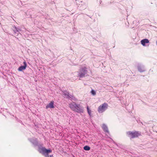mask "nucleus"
I'll return each instance as SVG.
<instances>
[{"label":"nucleus","instance_id":"nucleus-1","mask_svg":"<svg viewBox=\"0 0 157 157\" xmlns=\"http://www.w3.org/2000/svg\"><path fill=\"white\" fill-rule=\"evenodd\" d=\"M69 106L72 110L78 113H81L83 112V108L80 104H77L75 102L70 103Z\"/></svg>","mask_w":157,"mask_h":157},{"label":"nucleus","instance_id":"nucleus-2","mask_svg":"<svg viewBox=\"0 0 157 157\" xmlns=\"http://www.w3.org/2000/svg\"><path fill=\"white\" fill-rule=\"evenodd\" d=\"M87 68L84 67L80 68L78 72V76L80 78L84 77L87 74Z\"/></svg>","mask_w":157,"mask_h":157},{"label":"nucleus","instance_id":"nucleus-3","mask_svg":"<svg viewBox=\"0 0 157 157\" xmlns=\"http://www.w3.org/2000/svg\"><path fill=\"white\" fill-rule=\"evenodd\" d=\"M127 134L131 139L136 138L141 135L140 132L136 131L134 132L128 131L127 132Z\"/></svg>","mask_w":157,"mask_h":157},{"label":"nucleus","instance_id":"nucleus-4","mask_svg":"<svg viewBox=\"0 0 157 157\" xmlns=\"http://www.w3.org/2000/svg\"><path fill=\"white\" fill-rule=\"evenodd\" d=\"M42 152L43 155L45 157H53V155H50L49 156L48 154L51 153L52 151L50 149H47L44 147H42L40 148Z\"/></svg>","mask_w":157,"mask_h":157},{"label":"nucleus","instance_id":"nucleus-5","mask_svg":"<svg viewBox=\"0 0 157 157\" xmlns=\"http://www.w3.org/2000/svg\"><path fill=\"white\" fill-rule=\"evenodd\" d=\"M108 106L107 104L105 103L99 106L98 111L99 113H103L107 109Z\"/></svg>","mask_w":157,"mask_h":157},{"label":"nucleus","instance_id":"nucleus-6","mask_svg":"<svg viewBox=\"0 0 157 157\" xmlns=\"http://www.w3.org/2000/svg\"><path fill=\"white\" fill-rule=\"evenodd\" d=\"M63 95L69 99H72L73 96L71 95H70L69 92L66 91H63Z\"/></svg>","mask_w":157,"mask_h":157},{"label":"nucleus","instance_id":"nucleus-7","mask_svg":"<svg viewBox=\"0 0 157 157\" xmlns=\"http://www.w3.org/2000/svg\"><path fill=\"white\" fill-rule=\"evenodd\" d=\"M24 65L18 68V71H22L23 70H24L26 69L27 65L26 62L25 61L23 62Z\"/></svg>","mask_w":157,"mask_h":157},{"label":"nucleus","instance_id":"nucleus-8","mask_svg":"<svg viewBox=\"0 0 157 157\" xmlns=\"http://www.w3.org/2000/svg\"><path fill=\"white\" fill-rule=\"evenodd\" d=\"M54 102L53 101H51L49 104L46 106V108L48 109V108L51 109L54 108Z\"/></svg>","mask_w":157,"mask_h":157},{"label":"nucleus","instance_id":"nucleus-9","mask_svg":"<svg viewBox=\"0 0 157 157\" xmlns=\"http://www.w3.org/2000/svg\"><path fill=\"white\" fill-rule=\"evenodd\" d=\"M12 30L15 34L17 32L19 33L21 31V29H20L19 27H16L15 26L13 27Z\"/></svg>","mask_w":157,"mask_h":157},{"label":"nucleus","instance_id":"nucleus-10","mask_svg":"<svg viewBox=\"0 0 157 157\" xmlns=\"http://www.w3.org/2000/svg\"><path fill=\"white\" fill-rule=\"evenodd\" d=\"M102 128L104 131L108 134L109 133V132L108 129V128L107 126L105 124H103L102 125Z\"/></svg>","mask_w":157,"mask_h":157},{"label":"nucleus","instance_id":"nucleus-11","mask_svg":"<svg viewBox=\"0 0 157 157\" xmlns=\"http://www.w3.org/2000/svg\"><path fill=\"white\" fill-rule=\"evenodd\" d=\"M141 44L143 46H145L146 43H148L149 41L148 39H145L142 40L141 41Z\"/></svg>","mask_w":157,"mask_h":157},{"label":"nucleus","instance_id":"nucleus-12","mask_svg":"<svg viewBox=\"0 0 157 157\" xmlns=\"http://www.w3.org/2000/svg\"><path fill=\"white\" fill-rule=\"evenodd\" d=\"M138 69L140 72H143L145 71L144 67H141L140 66H138Z\"/></svg>","mask_w":157,"mask_h":157},{"label":"nucleus","instance_id":"nucleus-13","mask_svg":"<svg viewBox=\"0 0 157 157\" xmlns=\"http://www.w3.org/2000/svg\"><path fill=\"white\" fill-rule=\"evenodd\" d=\"M87 110L88 113L90 116H91V110L90 109L88 106L87 107Z\"/></svg>","mask_w":157,"mask_h":157},{"label":"nucleus","instance_id":"nucleus-14","mask_svg":"<svg viewBox=\"0 0 157 157\" xmlns=\"http://www.w3.org/2000/svg\"><path fill=\"white\" fill-rule=\"evenodd\" d=\"M84 149L86 151H89L90 149V147L88 146H85L84 147Z\"/></svg>","mask_w":157,"mask_h":157},{"label":"nucleus","instance_id":"nucleus-15","mask_svg":"<svg viewBox=\"0 0 157 157\" xmlns=\"http://www.w3.org/2000/svg\"><path fill=\"white\" fill-rule=\"evenodd\" d=\"M32 143L35 146H37L38 145V143L36 140H35L34 142H33Z\"/></svg>","mask_w":157,"mask_h":157},{"label":"nucleus","instance_id":"nucleus-16","mask_svg":"<svg viewBox=\"0 0 157 157\" xmlns=\"http://www.w3.org/2000/svg\"><path fill=\"white\" fill-rule=\"evenodd\" d=\"M91 93L93 95H95L96 94V92H95V91L94 90H92L91 91Z\"/></svg>","mask_w":157,"mask_h":157}]
</instances>
